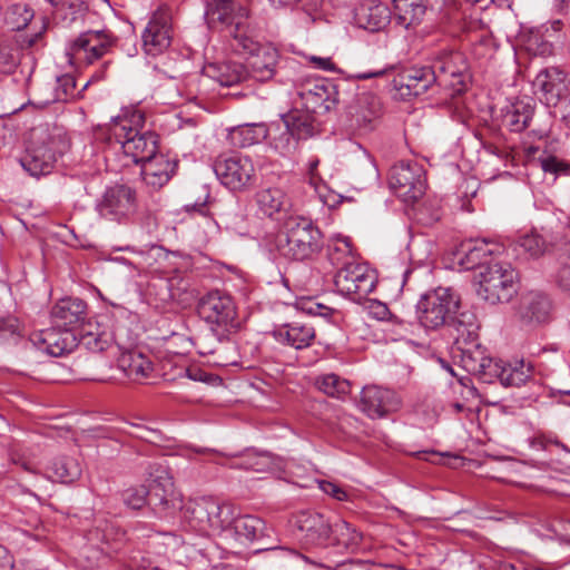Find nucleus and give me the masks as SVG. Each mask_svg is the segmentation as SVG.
<instances>
[{"mask_svg": "<svg viewBox=\"0 0 570 570\" xmlns=\"http://www.w3.org/2000/svg\"><path fill=\"white\" fill-rule=\"evenodd\" d=\"M282 121L298 140L313 137L318 130L315 116L297 107L282 115Z\"/></svg>", "mask_w": 570, "mask_h": 570, "instance_id": "72a5a7b5", "label": "nucleus"}, {"mask_svg": "<svg viewBox=\"0 0 570 570\" xmlns=\"http://www.w3.org/2000/svg\"><path fill=\"white\" fill-rule=\"evenodd\" d=\"M455 332V346L479 340V323L474 313L463 311L451 316L446 324Z\"/></svg>", "mask_w": 570, "mask_h": 570, "instance_id": "58836bf2", "label": "nucleus"}, {"mask_svg": "<svg viewBox=\"0 0 570 570\" xmlns=\"http://www.w3.org/2000/svg\"><path fill=\"white\" fill-rule=\"evenodd\" d=\"M176 279L157 278L148 286L149 301L157 308H165L168 304L180 299V289L176 287Z\"/></svg>", "mask_w": 570, "mask_h": 570, "instance_id": "a19ab883", "label": "nucleus"}, {"mask_svg": "<svg viewBox=\"0 0 570 570\" xmlns=\"http://www.w3.org/2000/svg\"><path fill=\"white\" fill-rule=\"evenodd\" d=\"M214 171L224 186L239 191L253 183L255 168L246 156L220 155L214 163Z\"/></svg>", "mask_w": 570, "mask_h": 570, "instance_id": "9d476101", "label": "nucleus"}, {"mask_svg": "<svg viewBox=\"0 0 570 570\" xmlns=\"http://www.w3.org/2000/svg\"><path fill=\"white\" fill-rule=\"evenodd\" d=\"M116 38L107 30H88L80 33L69 47L75 59L92 63L110 51Z\"/></svg>", "mask_w": 570, "mask_h": 570, "instance_id": "ddd939ff", "label": "nucleus"}, {"mask_svg": "<svg viewBox=\"0 0 570 570\" xmlns=\"http://www.w3.org/2000/svg\"><path fill=\"white\" fill-rule=\"evenodd\" d=\"M177 161L163 154H157L141 165V177L147 186L159 189L165 186L175 174Z\"/></svg>", "mask_w": 570, "mask_h": 570, "instance_id": "a878e982", "label": "nucleus"}, {"mask_svg": "<svg viewBox=\"0 0 570 570\" xmlns=\"http://www.w3.org/2000/svg\"><path fill=\"white\" fill-rule=\"evenodd\" d=\"M391 11L381 2L363 3L355 10V20L358 27L375 32L390 23Z\"/></svg>", "mask_w": 570, "mask_h": 570, "instance_id": "c756f323", "label": "nucleus"}, {"mask_svg": "<svg viewBox=\"0 0 570 570\" xmlns=\"http://www.w3.org/2000/svg\"><path fill=\"white\" fill-rule=\"evenodd\" d=\"M147 495L146 485L132 487L122 492V501L128 508L139 510L147 504Z\"/></svg>", "mask_w": 570, "mask_h": 570, "instance_id": "bf43d9fd", "label": "nucleus"}, {"mask_svg": "<svg viewBox=\"0 0 570 570\" xmlns=\"http://www.w3.org/2000/svg\"><path fill=\"white\" fill-rule=\"evenodd\" d=\"M30 342L39 351L59 357L72 352L78 346V335L70 328L57 326L32 333Z\"/></svg>", "mask_w": 570, "mask_h": 570, "instance_id": "dca6fc26", "label": "nucleus"}, {"mask_svg": "<svg viewBox=\"0 0 570 570\" xmlns=\"http://www.w3.org/2000/svg\"><path fill=\"white\" fill-rule=\"evenodd\" d=\"M519 245L524 252L529 253L533 257H538L547 250L546 240L537 233L527 234L520 237Z\"/></svg>", "mask_w": 570, "mask_h": 570, "instance_id": "052dcab7", "label": "nucleus"}, {"mask_svg": "<svg viewBox=\"0 0 570 570\" xmlns=\"http://www.w3.org/2000/svg\"><path fill=\"white\" fill-rule=\"evenodd\" d=\"M257 213L264 217L276 219L287 214L292 203L285 190L277 186L261 187L254 196Z\"/></svg>", "mask_w": 570, "mask_h": 570, "instance_id": "4be33fe9", "label": "nucleus"}, {"mask_svg": "<svg viewBox=\"0 0 570 570\" xmlns=\"http://www.w3.org/2000/svg\"><path fill=\"white\" fill-rule=\"evenodd\" d=\"M90 544L81 551L83 567L88 569L100 568L109 561V543L106 534L100 537V530L96 529L89 533Z\"/></svg>", "mask_w": 570, "mask_h": 570, "instance_id": "f704fd0d", "label": "nucleus"}, {"mask_svg": "<svg viewBox=\"0 0 570 570\" xmlns=\"http://www.w3.org/2000/svg\"><path fill=\"white\" fill-rule=\"evenodd\" d=\"M517 277L509 263L494 262L474 275L475 292L490 304L508 303L517 293Z\"/></svg>", "mask_w": 570, "mask_h": 570, "instance_id": "7ed1b4c3", "label": "nucleus"}, {"mask_svg": "<svg viewBox=\"0 0 570 570\" xmlns=\"http://www.w3.org/2000/svg\"><path fill=\"white\" fill-rule=\"evenodd\" d=\"M533 374V367L530 363L520 361L519 363L505 364L501 384L503 386L519 387L525 384Z\"/></svg>", "mask_w": 570, "mask_h": 570, "instance_id": "de8ad7c7", "label": "nucleus"}, {"mask_svg": "<svg viewBox=\"0 0 570 570\" xmlns=\"http://www.w3.org/2000/svg\"><path fill=\"white\" fill-rule=\"evenodd\" d=\"M235 459L236 460L230 464L232 468L258 473L275 472L283 466V462L279 458L265 451L246 450L239 456H235Z\"/></svg>", "mask_w": 570, "mask_h": 570, "instance_id": "cd10ccee", "label": "nucleus"}, {"mask_svg": "<svg viewBox=\"0 0 570 570\" xmlns=\"http://www.w3.org/2000/svg\"><path fill=\"white\" fill-rule=\"evenodd\" d=\"M76 79L71 75H62L57 78L55 97L52 101H67L76 97ZM51 100H46L45 104H49Z\"/></svg>", "mask_w": 570, "mask_h": 570, "instance_id": "4d7b16f0", "label": "nucleus"}, {"mask_svg": "<svg viewBox=\"0 0 570 570\" xmlns=\"http://www.w3.org/2000/svg\"><path fill=\"white\" fill-rule=\"evenodd\" d=\"M533 87L548 106L557 105L566 90L563 73L556 68L541 70L533 80Z\"/></svg>", "mask_w": 570, "mask_h": 570, "instance_id": "bb28decb", "label": "nucleus"}, {"mask_svg": "<svg viewBox=\"0 0 570 570\" xmlns=\"http://www.w3.org/2000/svg\"><path fill=\"white\" fill-rule=\"evenodd\" d=\"M119 367L134 381H141L150 376L154 371L151 360L138 350L124 352L118 358Z\"/></svg>", "mask_w": 570, "mask_h": 570, "instance_id": "c9c22d12", "label": "nucleus"}, {"mask_svg": "<svg viewBox=\"0 0 570 570\" xmlns=\"http://www.w3.org/2000/svg\"><path fill=\"white\" fill-rule=\"evenodd\" d=\"M210 19L226 26L227 33L234 41V36L245 33L244 21L247 18V10L238 7L232 0H214L209 11Z\"/></svg>", "mask_w": 570, "mask_h": 570, "instance_id": "b1692460", "label": "nucleus"}, {"mask_svg": "<svg viewBox=\"0 0 570 570\" xmlns=\"http://www.w3.org/2000/svg\"><path fill=\"white\" fill-rule=\"evenodd\" d=\"M323 245L322 232L303 216H288L275 239L281 256L298 262L316 257Z\"/></svg>", "mask_w": 570, "mask_h": 570, "instance_id": "f03ea898", "label": "nucleus"}, {"mask_svg": "<svg viewBox=\"0 0 570 570\" xmlns=\"http://www.w3.org/2000/svg\"><path fill=\"white\" fill-rule=\"evenodd\" d=\"M302 109L312 115L326 114L338 101L336 86L325 79L307 82L298 91Z\"/></svg>", "mask_w": 570, "mask_h": 570, "instance_id": "4468645a", "label": "nucleus"}, {"mask_svg": "<svg viewBox=\"0 0 570 570\" xmlns=\"http://www.w3.org/2000/svg\"><path fill=\"white\" fill-rule=\"evenodd\" d=\"M208 501L209 497H202L195 500H190L185 505L184 513L190 527L204 534L206 532V525L208 524L206 514L208 510Z\"/></svg>", "mask_w": 570, "mask_h": 570, "instance_id": "a18cd8bd", "label": "nucleus"}, {"mask_svg": "<svg viewBox=\"0 0 570 570\" xmlns=\"http://www.w3.org/2000/svg\"><path fill=\"white\" fill-rule=\"evenodd\" d=\"M327 258L335 267H346L355 263L351 243L347 238H336L327 245Z\"/></svg>", "mask_w": 570, "mask_h": 570, "instance_id": "49530a36", "label": "nucleus"}, {"mask_svg": "<svg viewBox=\"0 0 570 570\" xmlns=\"http://www.w3.org/2000/svg\"><path fill=\"white\" fill-rule=\"evenodd\" d=\"M315 384L323 393L337 399L344 397L351 390L350 382L334 373L318 376Z\"/></svg>", "mask_w": 570, "mask_h": 570, "instance_id": "09e8293b", "label": "nucleus"}, {"mask_svg": "<svg viewBox=\"0 0 570 570\" xmlns=\"http://www.w3.org/2000/svg\"><path fill=\"white\" fill-rule=\"evenodd\" d=\"M33 10L26 3H13L6 11V23L12 30H22L32 20Z\"/></svg>", "mask_w": 570, "mask_h": 570, "instance_id": "603ef678", "label": "nucleus"}, {"mask_svg": "<svg viewBox=\"0 0 570 570\" xmlns=\"http://www.w3.org/2000/svg\"><path fill=\"white\" fill-rule=\"evenodd\" d=\"M236 514V509L225 502L216 501V511L213 515V523L210 525V533L228 532L229 527Z\"/></svg>", "mask_w": 570, "mask_h": 570, "instance_id": "5fc2aeb1", "label": "nucleus"}, {"mask_svg": "<svg viewBox=\"0 0 570 570\" xmlns=\"http://www.w3.org/2000/svg\"><path fill=\"white\" fill-rule=\"evenodd\" d=\"M504 250L503 246L487 239L470 240L462 245L460 265L465 269L478 268L493 264L490 259Z\"/></svg>", "mask_w": 570, "mask_h": 570, "instance_id": "412c9836", "label": "nucleus"}, {"mask_svg": "<svg viewBox=\"0 0 570 570\" xmlns=\"http://www.w3.org/2000/svg\"><path fill=\"white\" fill-rule=\"evenodd\" d=\"M425 4L423 0L411 1L406 3L400 4L395 8L399 19L406 27L419 23L424 13H425Z\"/></svg>", "mask_w": 570, "mask_h": 570, "instance_id": "6e6d98bb", "label": "nucleus"}, {"mask_svg": "<svg viewBox=\"0 0 570 570\" xmlns=\"http://www.w3.org/2000/svg\"><path fill=\"white\" fill-rule=\"evenodd\" d=\"M358 406L371 419H381L401 406L397 394L390 389L379 385H367L361 391Z\"/></svg>", "mask_w": 570, "mask_h": 570, "instance_id": "2eb2a0df", "label": "nucleus"}, {"mask_svg": "<svg viewBox=\"0 0 570 570\" xmlns=\"http://www.w3.org/2000/svg\"><path fill=\"white\" fill-rule=\"evenodd\" d=\"M333 534L332 543L342 544L351 550L357 549L362 541V533L343 520L333 525Z\"/></svg>", "mask_w": 570, "mask_h": 570, "instance_id": "3c124183", "label": "nucleus"}, {"mask_svg": "<svg viewBox=\"0 0 570 570\" xmlns=\"http://www.w3.org/2000/svg\"><path fill=\"white\" fill-rule=\"evenodd\" d=\"M96 210L109 222L128 223L137 212L136 190L122 184L108 187L97 202Z\"/></svg>", "mask_w": 570, "mask_h": 570, "instance_id": "0eeeda50", "label": "nucleus"}, {"mask_svg": "<svg viewBox=\"0 0 570 570\" xmlns=\"http://www.w3.org/2000/svg\"><path fill=\"white\" fill-rule=\"evenodd\" d=\"M460 307V297L449 287L426 292L416 304L420 324L428 330H438L448 324Z\"/></svg>", "mask_w": 570, "mask_h": 570, "instance_id": "20e7f679", "label": "nucleus"}, {"mask_svg": "<svg viewBox=\"0 0 570 570\" xmlns=\"http://www.w3.org/2000/svg\"><path fill=\"white\" fill-rule=\"evenodd\" d=\"M277 8H294L302 16V22L313 23L322 16L324 0H268Z\"/></svg>", "mask_w": 570, "mask_h": 570, "instance_id": "37998d69", "label": "nucleus"}, {"mask_svg": "<svg viewBox=\"0 0 570 570\" xmlns=\"http://www.w3.org/2000/svg\"><path fill=\"white\" fill-rule=\"evenodd\" d=\"M430 61L432 63L431 67H433L438 73V81H440V83L445 81L443 78L446 76L461 78L468 68L464 55L449 48L433 51Z\"/></svg>", "mask_w": 570, "mask_h": 570, "instance_id": "393cba45", "label": "nucleus"}, {"mask_svg": "<svg viewBox=\"0 0 570 570\" xmlns=\"http://www.w3.org/2000/svg\"><path fill=\"white\" fill-rule=\"evenodd\" d=\"M147 504L157 513L165 514L183 508L181 499L174 491V482L168 472L159 466L156 474H149Z\"/></svg>", "mask_w": 570, "mask_h": 570, "instance_id": "f8f14e48", "label": "nucleus"}, {"mask_svg": "<svg viewBox=\"0 0 570 570\" xmlns=\"http://www.w3.org/2000/svg\"><path fill=\"white\" fill-rule=\"evenodd\" d=\"M533 116V106L530 99H520L502 109V125L513 132L524 130Z\"/></svg>", "mask_w": 570, "mask_h": 570, "instance_id": "e433bc0d", "label": "nucleus"}, {"mask_svg": "<svg viewBox=\"0 0 570 570\" xmlns=\"http://www.w3.org/2000/svg\"><path fill=\"white\" fill-rule=\"evenodd\" d=\"M505 367V363L503 361H494L491 357H487V361L484 363L483 371L478 373L479 380H481L484 383H494L495 381H499L501 383L503 371Z\"/></svg>", "mask_w": 570, "mask_h": 570, "instance_id": "13d9d810", "label": "nucleus"}, {"mask_svg": "<svg viewBox=\"0 0 570 570\" xmlns=\"http://www.w3.org/2000/svg\"><path fill=\"white\" fill-rule=\"evenodd\" d=\"M554 279L558 287L570 295V256L560 262Z\"/></svg>", "mask_w": 570, "mask_h": 570, "instance_id": "69168bd1", "label": "nucleus"}, {"mask_svg": "<svg viewBox=\"0 0 570 570\" xmlns=\"http://www.w3.org/2000/svg\"><path fill=\"white\" fill-rule=\"evenodd\" d=\"M50 316L56 326L70 328L75 332L90 320L87 303L78 297L59 299L52 306Z\"/></svg>", "mask_w": 570, "mask_h": 570, "instance_id": "6ab92c4d", "label": "nucleus"}, {"mask_svg": "<svg viewBox=\"0 0 570 570\" xmlns=\"http://www.w3.org/2000/svg\"><path fill=\"white\" fill-rule=\"evenodd\" d=\"M80 463L70 456L57 458L48 468L49 478L61 483H71L81 475Z\"/></svg>", "mask_w": 570, "mask_h": 570, "instance_id": "c03bdc74", "label": "nucleus"}, {"mask_svg": "<svg viewBox=\"0 0 570 570\" xmlns=\"http://www.w3.org/2000/svg\"><path fill=\"white\" fill-rule=\"evenodd\" d=\"M198 315L222 334L235 332L239 326L237 308L233 297L223 291H210L197 304Z\"/></svg>", "mask_w": 570, "mask_h": 570, "instance_id": "423d86ee", "label": "nucleus"}, {"mask_svg": "<svg viewBox=\"0 0 570 570\" xmlns=\"http://www.w3.org/2000/svg\"><path fill=\"white\" fill-rule=\"evenodd\" d=\"M76 333L78 335V346H83L94 353L106 351L112 342L111 333L105 326L91 320Z\"/></svg>", "mask_w": 570, "mask_h": 570, "instance_id": "2f4dec72", "label": "nucleus"}, {"mask_svg": "<svg viewBox=\"0 0 570 570\" xmlns=\"http://www.w3.org/2000/svg\"><path fill=\"white\" fill-rule=\"evenodd\" d=\"M198 353L203 356H214V363L223 366L235 364L236 361L230 352L235 351V345L227 337L222 338L218 334L209 333L200 337L197 342Z\"/></svg>", "mask_w": 570, "mask_h": 570, "instance_id": "c85d7f7f", "label": "nucleus"}, {"mask_svg": "<svg viewBox=\"0 0 570 570\" xmlns=\"http://www.w3.org/2000/svg\"><path fill=\"white\" fill-rule=\"evenodd\" d=\"M522 45L532 56H549L552 53V43L546 39L543 33L537 29L531 30L523 37Z\"/></svg>", "mask_w": 570, "mask_h": 570, "instance_id": "864d4df0", "label": "nucleus"}, {"mask_svg": "<svg viewBox=\"0 0 570 570\" xmlns=\"http://www.w3.org/2000/svg\"><path fill=\"white\" fill-rule=\"evenodd\" d=\"M89 7L83 0H67L57 9L56 13L66 27L83 21Z\"/></svg>", "mask_w": 570, "mask_h": 570, "instance_id": "8fccbe9b", "label": "nucleus"}, {"mask_svg": "<svg viewBox=\"0 0 570 570\" xmlns=\"http://www.w3.org/2000/svg\"><path fill=\"white\" fill-rule=\"evenodd\" d=\"M268 135L265 124H243L228 129L227 140L235 148H247L259 144Z\"/></svg>", "mask_w": 570, "mask_h": 570, "instance_id": "4c0bfd02", "label": "nucleus"}, {"mask_svg": "<svg viewBox=\"0 0 570 570\" xmlns=\"http://www.w3.org/2000/svg\"><path fill=\"white\" fill-rule=\"evenodd\" d=\"M540 166L544 173L556 176L570 174V164L552 155L539 158Z\"/></svg>", "mask_w": 570, "mask_h": 570, "instance_id": "680f3d73", "label": "nucleus"}, {"mask_svg": "<svg viewBox=\"0 0 570 570\" xmlns=\"http://www.w3.org/2000/svg\"><path fill=\"white\" fill-rule=\"evenodd\" d=\"M360 107L368 106L367 112H363L362 119L366 122H371L374 118L379 116L380 112V102L376 97L372 95H362L358 99Z\"/></svg>", "mask_w": 570, "mask_h": 570, "instance_id": "338daca9", "label": "nucleus"}, {"mask_svg": "<svg viewBox=\"0 0 570 570\" xmlns=\"http://www.w3.org/2000/svg\"><path fill=\"white\" fill-rule=\"evenodd\" d=\"M393 82L403 97L420 96L438 82V73L431 66H414L400 72Z\"/></svg>", "mask_w": 570, "mask_h": 570, "instance_id": "a211bd4d", "label": "nucleus"}, {"mask_svg": "<svg viewBox=\"0 0 570 570\" xmlns=\"http://www.w3.org/2000/svg\"><path fill=\"white\" fill-rule=\"evenodd\" d=\"M205 73L225 87L237 85L247 78L245 67L236 61L209 63L205 67Z\"/></svg>", "mask_w": 570, "mask_h": 570, "instance_id": "ea45409f", "label": "nucleus"}, {"mask_svg": "<svg viewBox=\"0 0 570 570\" xmlns=\"http://www.w3.org/2000/svg\"><path fill=\"white\" fill-rule=\"evenodd\" d=\"M334 285L340 294L353 302H362L375 287V276L364 264L352 263L340 267L334 277Z\"/></svg>", "mask_w": 570, "mask_h": 570, "instance_id": "1a4fd4ad", "label": "nucleus"}, {"mask_svg": "<svg viewBox=\"0 0 570 570\" xmlns=\"http://www.w3.org/2000/svg\"><path fill=\"white\" fill-rule=\"evenodd\" d=\"M389 184L403 202H416L425 191L424 169L416 161L401 160L392 166Z\"/></svg>", "mask_w": 570, "mask_h": 570, "instance_id": "6e6552de", "label": "nucleus"}, {"mask_svg": "<svg viewBox=\"0 0 570 570\" xmlns=\"http://www.w3.org/2000/svg\"><path fill=\"white\" fill-rule=\"evenodd\" d=\"M173 33L171 10L161 6L153 13L141 35L146 55L156 57L166 51L171 45Z\"/></svg>", "mask_w": 570, "mask_h": 570, "instance_id": "9b49d317", "label": "nucleus"}, {"mask_svg": "<svg viewBox=\"0 0 570 570\" xmlns=\"http://www.w3.org/2000/svg\"><path fill=\"white\" fill-rule=\"evenodd\" d=\"M551 308V301L546 294L530 291L522 294L518 314L523 323L542 324L549 321Z\"/></svg>", "mask_w": 570, "mask_h": 570, "instance_id": "5701e85b", "label": "nucleus"}, {"mask_svg": "<svg viewBox=\"0 0 570 570\" xmlns=\"http://www.w3.org/2000/svg\"><path fill=\"white\" fill-rule=\"evenodd\" d=\"M272 531L261 518L236 513L227 533L234 537L240 544L246 546L269 539Z\"/></svg>", "mask_w": 570, "mask_h": 570, "instance_id": "aec40b11", "label": "nucleus"}, {"mask_svg": "<svg viewBox=\"0 0 570 570\" xmlns=\"http://www.w3.org/2000/svg\"><path fill=\"white\" fill-rule=\"evenodd\" d=\"M302 543L311 548H326L332 544L333 525L321 513L302 512L297 518Z\"/></svg>", "mask_w": 570, "mask_h": 570, "instance_id": "f3484780", "label": "nucleus"}, {"mask_svg": "<svg viewBox=\"0 0 570 570\" xmlns=\"http://www.w3.org/2000/svg\"><path fill=\"white\" fill-rule=\"evenodd\" d=\"M318 487L324 493L333 497L338 501L347 500L348 495L346 491L334 482L323 480L318 482Z\"/></svg>", "mask_w": 570, "mask_h": 570, "instance_id": "774afa93", "label": "nucleus"}, {"mask_svg": "<svg viewBox=\"0 0 570 570\" xmlns=\"http://www.w3.org/2000/svg\"><path fill=\"white\" fill-rule=\"evenodd\" d=\"M274 337L279 343L302 350L312 344L315 338V330L311 325L293 322L274 331Z\"/></svg>", "mask_w": 570, "mask_h": 570, "instance_id": "473e14b6", "label": "nucleus"}, {"mask_svg": "<svg viewBox=\"0 0 570 570\" xmlns=\"http://www.w3.org/2000/svg\"><path fill=\"white\" fill-rule=\"evenodd\" d=\"M19 62V52L7 45H0V73L11 75Z\"/></svg>", "mask_w": 570, "mask_h": 570, "instance_id": "e2e57ef3", "label": "nucleus"}, {"mask_svg": "<svg viewBox=\"0 0 570 570\" xmlns=\"http://www.w3.org/2000/svg\"><path fill=\"white\" fill-rule=\"evenodd\" d=\"M234 51L247 57V77L256 81H267L275 75L278 52L275 48L254 41L246 33H237L230 42Z\"/></svg>", "mask_w": 570, "mask_h": 570, "instance_id": "39448f33", "label": "nucleus"}, {"mask_svg": "<svg viewBox=\"0 0 570 570\" xmlns=\"http://www.w3.org/2000/svg\"><path fill=\"white\" fill-rule=\"evenodd\" d=\"M56 160V151L52 147L42 144L28 148L21 165L31 176H40L49 174Z\"/></svg>", "mask_w": 570, "mask_h": 570, "instance_id": "7c9ffc66", "label": "nucleus"}, {"mask_svg": "<svg viewBox=\"0 0 570 570\" xmlns=\"http://www.w3.org/2000/svg\"><path fill=\"white\" fill-rule=\"evenodd\" d=\"M298 139L285 128L278 137L274 138L273 145L282 155H291L297 148Z\"/></svg>", "mask_w": 570, "mask_h": 570, "instance_id": "0e129e2a", "label": "nucleus"}, {"mask_svg": "<svg viewBox=\"0 0 570 570\" xmlns=\"http://www.w3.org/2000/svg\"><path fill=\"white\" fill-rule=\"evenodd\" d=\"M145 116L139 110H122L112 117L107 127L106 141L110 147H118L135 164L146 163L158 149V137L155 132H140Z\"/></svg>", "mask_w": 570, "mask_h": 570, "instance_id": "f257e3e1", "label": "nucleus"}, {"mask_svg": "<svg viewBox=\"0 0 570 570\" xmlns=\"http://www.w3.org/2000/svg\"><path fill=\"white\" fill-rule=\"evenodd\" d=\"M456 350L460 352L461 364L465 371L475 376L483 371L488 355H485V350L482 348L479 340L458 345Z\"/></svg>", "mask_w": 570, "mask_h": 570, "instance_id": "79ce46f5", "label": "nucleus"}]
</instances>
